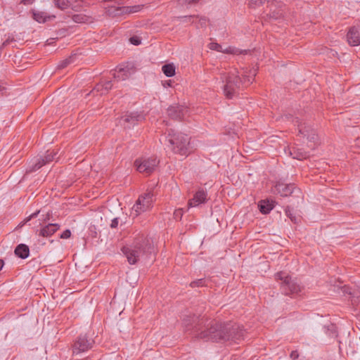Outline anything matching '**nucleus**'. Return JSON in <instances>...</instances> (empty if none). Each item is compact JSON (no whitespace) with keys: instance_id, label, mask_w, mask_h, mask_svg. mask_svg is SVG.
Here are the masks:
<instances>
[{"instance_id":"nucleus-4","label":"nucleus","mask_w":360,"mask_h":360,"mask_svg":"<svg viewBox=\"0 0 360 360\" xmlns=\"http://www.w3.org/2000/svg\"><path fill=\"white\" fill-rule=\"evenodd\" d=\"M275 278L277 281H280L281 289L286 295H297L302 290V286L293 280L285 272H278L276 274Z\"/></svg>"},{"instance_id":"nucleus-33","label":"nucleus","mask_w":360,"mask_h":360,"mask_svg":"<svg viewBox=\"0 0 360 360\" xmlns=\"http://www.w3.org/2000/svg\"><path fill=\"white\" fill-rule=\"evenodd\" d=\"M105 93H107L110 89L113 87L112 81H107L103 83Z\"/></svg>"},{"instance_id":"nucleus-19","label":"nucleus","mask_w":360,"mask_h":360,"mask_svg":"<svg viewBox=\"0 0 360 360\" xmlns=\"http://www.w3.org/2000/svg\"><path fill=\"white\" fill-rule=\"evenodd\" d=\"M15 254L21 259H26L30 255L29 247L25 244H19L15 249Z\"/></svg>"},{"instance_id":"nucleus-17","label":"nucleus","mask_w":360,"mask_h":360,"mask_svg":"<svg viewBox=\"0 0 360 360\" xmlns=\"http://www.w3.org/2000/svg\"><path fill=\"white\" fill-rule=\"evenodd\" d=\"M347 40L350 46L360 45V34L356 27H352L349 28L347 34Z\"/></svg>"},{"instance_id":"nucleus-44","label":"nucleus","mask_w":360,"mask_h":360,"mask_svg":"<svg viewBox=\"0 0 360 360\" xmlns=\"http://www.w3.org/2000/svg\"><path fill=\"white\" fill-rule=\"evenodd\" d=\"M170 83H171V81H170V80H169V81H168V82H167V84L168 86H170Z\"/></svg>"},{"instance_id":"nucleus-7","label":"nucleus","mask_w":360,"mask_h":360,"mask_svg":"<svg viewBox=\"0 0 360 360\" xmlns=\"http://www.w3.org/2000/svg\"><path fill=\"white\" fill-rule=\"evenodd\" d=\"M153 193L150 191L141 195L132 207V211L138 216L141 212L148 210L153 205Z\"/></svg>"},{"instance_id":"nucleus-11","label":"nucleus","mask_w":360,"mask_h":360,"mask_svg":"<svg viewBox=\"0 0 360 360\" xmlns=\"http://www.w3.org/2000/svg\"><path fill=\"white\" fill-rule=\"evenodd\" d=\"M296 191L300 192V189L297 188L295 184H285L281 181H278L272 188V192L276 194H280L283 197H287Z\"/></svg>"},{"instance_id":"nucleus-41","label":"nucleus","mask_w":360,"mask_h":360,"mask_svg":"<svg viewBox=\"0 0 360 360\" xmlns=\"http://www.w3.org/2000/svg\"><path fill=\"white\" fill-rule=\"evenodd\" d=\"M14 39L13 38L12 39H10V38H8L3 44L4 46H6L8 44H9L11 41H13Z\"/></svg>"},{"instance_id":"nucleus-40","label":"nucleus","mask_w":360,"mask_h":360,"mask_svg":"<svg viewBox=\"0 0 360 360\" xmlns=\"http://www.w3.org/2000/svg\"><path fill=\"white\" fill-rule=\"evenodd\" d=\"M290 357L292 359H295L298 357V354L296 351H292L291 353H290Z\"/></svg>"},{"instance_id":"nucleus-5","label":"nucleus","mask_w":360,"mask_h":360,"mask_svg":"<svg viewBox=\"0 0 360 360\" xmlns=\"http://www.w3.org/2000/svg\"><path fill=\"white\" fill-rule=\"evenodd\" d=\"M222 82H225L223 91L227 98L231 99L236 96L242 86V79L233 73L221 77Z\"/></svg>"},{"instance_id":"nucleus-13","label":"nucleus","mask_w":360,"mask_h":360,"mask_svg":"<svg viewBox=\"0 0 360 360\" xmlns=\"http://www.w3.org/2000/svg\"><path fill=\"white\" fill-rule=\"evenodd\" d=\"M283 4L279 0H267V6L270 8V18L278 20L283 16V12L281 10Z\"/></svg>"},{"instance_id":"nucleus-10","label":"nucleus","mask_w":360,"mask_h":360,"mask_svg":"<svg viewBox=\"0 0 360 360\" xmlns=\"http://www.w3.org/2000/svg\"><path fill=\"white\" fill-rule=\"evenodd\" d=\"M94 343V340L88 338L86 335L79 336L73 345V354H78L82 352H86L92 347Z\"/></svg>"},{"instance_id":"nucleus-39","label":"nucleus","mask_w":360,"mask_h":360,"mask_svg":"<svg viewBox=\"0 0 360 360\" xmlns=\"http://www.w3.org/2000/svg\"><path fill=\"white\" fill-rule=\"evenodd\" d=\"M181 3H186L188 4H195L198 1V0H179Z\"/></svg>"},{"instance_id":"nucleus-18","label":"nucleus","mask_w":360,"mask_h":360,"mask_svg":"<svg viewBox=\"0 0 360 360\" xmlns=\"http://www.w3.org/2000/svg\"><path fill=\"white\" fill-rule=\"evenodd\" d=\"M275 207V202L273 200H262L258 203L259 211L264 214H269Z\"/></svg>"},{"instance_id":"nucleus-32","label":"nucleus","mask_w":360,"mask_h":360,"mask_svg":"<svg viewBox=\"0 0 360 360\" xmlns=\"http://www.w3.org/2000/svg\"><path fill=\"white\" fill-rule=\"evenodd\" d=\"M93 92L94 91H96V92H100V94H105V91H104V88H103V83H99V84H97L95 87L94 88Z\"/></svg>"},{"instance_id":"nucleus-16","label":"nucleus","mask_w":360,"mask_h":360,"mask_svg":"<svg viewBox=\"0 0 360 360\" xmlns=\"http://www.w3.org/2000/svg\"><path fill=\"white\" fill-rule=\"evenodd\" d=\"M59 229L60 225L58 224H49L37 230L36 234L39 236L48 238L53 236Z\"/></svg>"},{"instance_id":"nucleus-25","label":"nucleus","mask_w":360,"mask_h":360,"mask_svg":"<svg viewBox=\"0 0 360 360\" xmlns=\"http://www.w3.org/2000/svg\"><path fill=\"white\" fill-rule=\"evenodd\" d=\"M293 122L295 124H297L299 132L303 136H306L307 130L305 129L306 127L304 124H302L297 117H296Z\"/></svg>"},{"instance_id":"nucleus-26","label":"nucleus","mask_w":360,"mask_h":360,"mask_svg":"<svg viewBox=\"0 0 360 360\" xmlns=\"http://www.w3.org/2000/svg\"><path fill=\"white\" fill-rule=\"evenodd\" d=\"M255 75H256V70H250V73L248 75H247L245 73V75H243L244 82H247L248 83H252V81L254 80V77H255Z\"/></svg>"},{"instance_id":"nucleus-23","label":"nucleus","mask_w":360,"mask_h":360,"mask_svg":"<svg viewBox=\"0 0 360 360\" xmlns=\"http://www.w3.org/2000/svg\"><path fill=\"white\" fill-rule=\"evenodd\" d=\"M75 55H72L70 56H69L68 58L61 60L59 64L58 65V69H63L65 68H66L68 65H69L70 64L72 63L75 62Z\"/></svg>"},{"instance_id":"nucleus-30","label":"nucleus","mask_w":360,"mask_h":360,"mask_svg":"<svg viewBox=\"0 0 360 360\" xmlns=\"http://www.w3.org/2000/svg\"><path fill=\"white\" fill-rule=\"evenodd\" d=\"M265 2L267 3V0H250L249 5L252 8H255L264 4Z\"/></svg>"},{"instance_id":"nucleus-38","label":"nucleus","mask_w":360,"mask_h":360,"mask_svg":"<svg viewBox=\"0 0 360 360\" xmlns=\"http://www.w3.org/2000/svg\"><path fill=\"white\" fill-rule=\"evenodd\" d=\"M39 213V211H37V212L32 213L27 218L25 219V223H27V221H30L32 219L37 217L38 216Z\"/></svg>"},{"instance_id":"nucleus-36","label":"nucleus","mask_w":360,"mask_h":360,"mask_svg":"<svg viewBox=\"0 0 360 360\" xmlns=\"http://www.w3.org/2000/svg\"><path fill=\"white\" fill-rule=\"evenodd\" d=\"M130 42L134 45H139L141 44V40L137 37H132L129 39Z\"/></svg>"},{"instance_id":"nucleus-37","label":"nucleus","mask_w":360,"mask_h":360,"mask_svg":"<svg viewBox=\"0 0 360 360\" xmlns=\"http://www.w3.org/2000/svg\"><path fill=\"white\" fill-rule=\"evenodd\" d=\"M118 224H119V218H114L112 221H111V224H110V227L112 229H115L118 226Z\"/></svg>"},{"instance_id":"nucleus-9","label":"nucleus","mask_w":360,"mask_h":360,"mask_svg":"<svg viewBox=\"0 0 360 360\" xmlns=\"http://www.w3.org/2000/svg\"><path fill=\"white\" fill-rule=\"evenodd\" d=\"M134 72L135 68L132 64L120 65L114 70L113 82L124 81L128 79Z\"/></svg>"},{"instance_id":"nucleus-27","label":"nucleus","mask_w":360,"mask_h":360,"mask_svg":"<svg viewBox=\"0 0 360 360\" xmlns=\"http://www.w3.org/2000/svg\"><path fill=\"white\" fill-rule=\"evenodd\" d=\"M246 52V51H243V50H240L237 48H234V47H229L227 49H226L224 50V53H231V54H236V55H239V54H241V53H243Z\"/></svg>"},{"instance_id":"nucleus-3","label":"nucleus","mask_w":360,"mask_h":360,"mask_svg":"<svg viewBox=\"0 0 360 360\" xmlns=\"http://www.w3.org/2000/svg\"><path fill=\"white\" fill-rule=\"evenodd\" d=\"M168 139L169 147L174 153L186 155L188 153L190 138L187 134L176 132L174 129L168 130Z\"/></svg>"},{"instance_id":"nucleus-15","label":"nucleus","mask_w":360,"mask_h":360,"mask_svg":"<svg viewBox=\"0 0 360 360\" xmlns=\"http://www.w3.org/2000/svg\"><path fill=\"white\" fill-rule=\"evenodd\" d=\"M207 193L203 189L198 190L188 202L189 207H197L207 201Z\"/></svg>"},{"instance_id":"nucleus-2","label":"nucleus","mask_w":360,"mask_h":360,"mask_svg":"<svg viewBox=\"0 0 360 360\" xmlns=\"http://www.w3.org/2000/svg\"><path fill=\"white\" fill-rule=\"evenodd\" d=\"M130 264L147 259L154 252V246L151 240L143 234H138L130 244L124 245L121 249Z\"/></svg>"},{"instance_id":"nucleus-6","label":"nucleus","mask_w":360,"mask_h":360,"mask_svg":"<svg viewBox=\"0 0 360 360\" xmlns=\"http://www.w3.org/2000/svg\"><path fill=\"white\" fill-rule=\"evenodd\" d=\"M158 164L159 160L156 158L149 157L136 159L134 165L139 172L148 176L156 169Z\"/></svg>"},{"instance_id":"nucleus-43","label":"nucleus","mask_w":360,"mask_h":360,"mask_svg":"<svg viewBox=\"0 0 360 360\" xmlns=\"http://www.w3.org/2000/svg\"><path fill=\"white\" fill-rule=\"evenodd\" d=\"M4 261L0 259V271L1 270L3 266H4Z\"/></svg>"},{"instance_id":"nucleus-31","label":"nucleus","mask_w":360,"mask_h":360,"mask_svg":"<svg viewBox=\"0 0 360 360\" xmlns=\"http://www.w3.org/2000/svg\"><path fill=\"white\" fill-rule=\"evenodd\" d=\"M205 285V281L202 278L194 281L191 283L190 286L192 288L204 286Z\"/></svg>"},{"instance_id":"nucleus-28","label":"nucleus","mask_w":360,"mask_h":360,"mask_svg":"<svg viewBox=\"0 0 360 360\" xmlns=\"http://www.w3.org/2000/svg\"><path fill=\"white\" fill-rule=\"evenodd\" d=\"M285 212L286 216L290 219V220L295 223H297V217L293 214L292 209L290 207H287L285 209Z\"/></svg>"},{"instance_id":"nucleus-1","label":"nucleus","mask_w":360,"mask_h":360,"mask_svg":"<svg viewBox=\"0 0 360 360\" xmlns=\"http://www.w3.org/2000/svg\"><path fill=\"white\" fill-rule=\"evenodd\" d=\"M186 332L198 339L214 342H237L243 339L245 330L235 323H219L215 321L208 322L200 314H190L184 318Z\"/></svg>"},{"instance_id":"nucleus-42","label":"nucleus","mask_w":360,"mask_h":360,"mask_svg":"<svg viewBox=\"0 0 360 360\" xmlns=\"http://www.w3.org/2000/svg\"><path fill=\"white\" fill-rule=\"evenodd\" d=\"M22 2L26 4H32L33 2V0H23Z\"/></svg>"},{"instance_id":"nucleus-8","label":"nucleus","mask_w":360,"mask_h":360,"mask_svg":"<svg viewBox=\"0 0 360 360\" xmlns=\"http://www.w3.org/2000/svg\"><path fill=\"white\" fill-rule=\"evenodd\" d=\"M145 120V115L141 112H127L122 116L120 122L125 128H131Z\"/></svg>"},{"instance_id":"nucleus-21","label":"nucleus","mask_w":360,"mask_h":360,"mask_svg":"<svg viewBox=\"0 0 360 360\" xmlns=\"http://www.w3.org/2000/svg\"><path fill=\"white\" fill-rule=\"evenodd\" d=\"M31 12L32 14V18L34 20L39 23L45 22L47 18L46 13L45 12L37 11L34 9L32 10Z\"/></svg>"},{"instance_id":"nucleus-20","label":"nucleus","mask_w":360,"mask_h":360,"mask_svg":"<svg viewBox=\"0 0 360 360\" xmlns=\"http://www.w3.org/2000/svg\"><path fill=\"white\" fill-rule=\"evenodd\" d=\"M54 6L61 11H65L69 8L75 10L72 6V0H52Z\"/></svg>"},{"instance_id":"nucleus-12","label":"nucleus","mask_w":360,"mask_h":360,"mask_svg":"<svg viewBox=\"0 0 360 360\" xmlns=\"http://www.w3.org/2000/svg\"><path fill=\"white\" fill-rule=\"evenodd\" d=\"M58 152L48 150L44 156H41L36 160L35 163L29 169L30 172H35L47 163L55 159Z\"/></svg>"},{"instance_id":"nucleus-35","label":"nucleus","mask_w":360,"mask_h":360,"mask_svg":"<svg viewBox=\"0 0 360 360\" xmlns=\"http://www.w3.org/2000/svg\"><path fill=\"white\" fill-rule=\"evenodd\" d=\"M71 236V231L69 229L65 230L61 234H60V238L63 239H68Z\"/></svg>"},{"instance_id":"nucleus-29","label":"nucleus","mask_w":360,"mask_h":360,"mask_svg":"<svg viewBox=\"0 0 360 360\" xmlns=\"http://www.w3.org/2000/svg\"><path fill=\"white\" fill-rule=\"evenodd\" d=\"M208 47L211 50H214L219 52L224 53V50L222 49L221 46L218 43L211 42L208 44Z\"/></svg>"},{"instance_id":"nucleus-34","label":"nucleus","mask_w":360,"mask_h":360,"mask_svg":"<svg viewBox=\"0 0 360 360\" xmlns=\"http://www.w3.org/2000/svg\"><path fill=\"white\" fill-rule=\"evenodd\" d=\"M183 215V211L181 209H179L174 211V219L176 220H180Z\"/></svg>"},{"instance_id":"nucleus-22","label":"nucleus","mask_w":360,"mask_h":360,"mask_svg":"<svg viewBox=\"0 0 360 360\" xmlns=\"http://www.w3.org/2000/svg\"><path fill=\"white\" fill-rule=\"evenodd\" d=\"M162 71L167 77H172L175 75V66L172 63L165 64L162 65Z\"/></svg>"},{"instance_id":"nucleus-14","label":"nucleus","mask_w":360,"mask_h":360,"mask_svg":"<svg viewBox=\"0 0 360 360\" xmlns=\"http://www.w3.org/2000/svg\"><path fill=\"white\" fill-rule=\"evenodd\" d=\"M188 112V108L183 105L170 106L167 109L168 116L174 120H181Z\"/></svg>"},{"instance_id":"nucleus-24","label":"nucleus","mask_w":360,"mask_h":360,"mask_svg":"<svg viewBox=\"0 0 360 360\" xmlns=\"http://www.w3.org/2000/svg\"><path fill=\"white\" fill-rule=\"evenodd\" d=\"M72 20L76 23H85L88 22L89 18L84 14H75L72 17Z\"/></svg>"}]
</instances>
